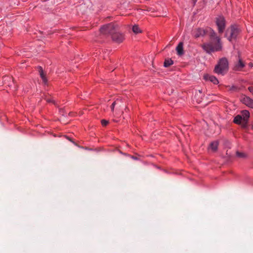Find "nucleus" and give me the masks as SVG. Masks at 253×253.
Listing matches in <instances>:
<instances>
[{
  "label": "nucleus",
  "instance_id": "1",
  "mask_svg": "<svg viewBox=\"0 0 253 253\" xmlns=\"http://www.w3.org/2000/svg\"><path fill=\"white\" fill-rule=\"evenodd\" d=\"M119 26L116 23H110L105 25L100 29L102 36H110L112 40L118 43L122 42L125 40V35L119 32Z\"/></svg>",
  "mask_w": 253,
  "mask_h": 253
},
{
  "label": "nucleus",
  "instance_id": "2",
  "mask_svg": "<svg viewBox=\"0 0 253 253\" xmlns=\"http://www.w3.org/2000/svg\"><path fill=\"white\" fill-rule=\"evenodd\" d=\"M202 47L203 49L209 54L220 51L222 48L220 39L219 37H216L215 41L213 40L209 42L204 43L202 45Z\"/></svg>",
  "mask_w": 253,
  "mask_h": 253
},
{
  "label": "nucleus",
  "instance_id": "3",
  "mask_svg": "<svg viewBox=\"0 0 253 253\" xmlns=\"http://www.w3.org/2000/svg\"><path fill=\"white\" fill-rule=\"evenodd\" d=\"M228 70V61L227 59L223 57L220 59L215 66L214 71L217 74L224 75Z\"/></svg>",
  "mask_w": 253,
  "mask_h": 253
},
{
  "label": "nucleus",
  "instance_id": "4",
  "mask_svg": "<svg viewBox=\"0 0 253 253\" xmlns=\"http://www.w3.org/2000/svg\"><path fill=\"white\" fill-rule=\"evenodd\" d=\"M225 20L224 17H218L216 20V25L219 33L223 32L225 28Z\"/></svg>",
  "mask_w": 253,
  "mask_h": 253
},
{
  "label": "nucleus",
  "instance_id": "5",
  "mask_svg": "<svg viewBox=\"0 0 253 253\" xmlns=\"http://www.w3.org/2000/svg\"><path fill=\"white\" fill-rule=\"evenodd\" d=\"M208 32V29H204L201 28H198L193 30L192 35L195 38H198L200 37L204 36Z\"/></svg>",
  "mask_w": 253,
  "mask_h": 253
},
{
  "label": "nucleus",
  "instance_id": "6",
  "mask_svg": "<svg viewBox=\"0 0 253 253\" xmlns=\"http://www.w3.org/2000/svg\"><path fill=\"white\" fill-rule=\"evenodd\" d=\"M241 101L248 107L253 108V99L247 96H243L241 98Z\"/></svg>",
  "mask_w": 253,
  "mask_h": 253
},
{
  "label": "nucleus",
  "instance_id": "7",
  "mask_svg": "<svg viewBox=\"0 0 253 253\" xmlns=\"http://www.w3.org/2000/svg\"><path fill=\"white\" fill-rule=\"evenodd\" d=\"M238 34V29L234 26L231 27V30L230 32V36L228 37V39L229 41H231L232 39H235Z\"/></svg>",
  "mask_w": 253,
  "mask_h": 253
},
{
  "label": "nucleus",
  "instance_id": "8",
  "mask_svg": "<svg viewBox=\"0 0 253 253\" xmlns=\"http://www.w3.org/2000/svg\"><path fill=\"white\" fill-rule=\"evenodd\" d=\"M204 79L205 81H210L214 84H217L219 83L217 79L215 77L209 74L205 75L204 76Z\"/></svg>",
  "mask_w": 253,
  "mask_h": 253
},
{
  "label": "nucleus",
  "instance_id": "9",
  "mask_svg": "<svg viewBox=\"0 0 253 253\" xmlns=\"http://www.w3.org/2000/svg\"><path fill=\"white\" fill-rule=\"evenodd\" d=\"M245 65L244 63L242 61V59L240 58V56H239V60L238 62L235 65L234 67V69L236 71H240L245 67Z\"/></svg>",
  "mask_w": 253,
  "mask_h": 253
},
{
  "label": "nucleus",
  "instance_id": "10",
  "mask_svg": "<svg viewBox=\"0 0 253 253\" xmlns=\"http://www.w3.org/2000/svg\"><path fill=\"white\" fill-rule=\"evenodd\" d=\"M218 146V142L217 141H213L211 143L209 148L212 151L215 152L217 150Z\"/></svg>",
  "mask_w": 253,
  "mask_h": 253
},
{
  "label": "nucleus",
  "instance_id": "11",
  "mask_svg": "<svg viewBox=\"0 0 253 253\" xmlns=\"http://www.w3.org/2000/svg\"><path fill=\"white\" fill-rule=\"evenodd\" d=\"M132 31L135 35L141 33L142 30L139 27L138 25L135 24L132 27Z\"/></svg>",
  "mask_w": 253,
  "mask_h": 253
},
{
  "label": "nucleus",
  "instance_id": "12",
  "mask_svg": "<svg viewBox=\"0 0 253 253\" xmlns=\"http://www.w3.org/2000/svg\"><path fill=\"white\" fill-rule=\"evenodd\" d=\"M207 29H208V32H210V37L211 39V41H212L213 40L215 41V38L218 37L217 36H216L215 32L211 28H207Z\"/></svg>",
  "mask_w": 253,
  "mask_h": 253
},
{
  "label": "nucleus",
  "instance_id": "13",
  "mask_svg": "<svg viewBox=\"0 0 253 253\" xmlns=\"http://www.w3.org/2000/svg\"><path fill=\"white\" fill-rule=\"evenodd\" d=\"M176 50L178 55H182L183 53V43L179 42L177 45Z\"/></svg>",
  "mask_w": 253,
  "mask_h": 253
},
{
  "label": "nucleus",
  "instance_id": "14",
  "mask_svg": "<svg viewBox=\"0 0 253 253\" xmlns=\"http://www.w3.org/2000/svg\"><path fill=\"white\" fill-rule=\"evenodd\" d=\"M242 114L244 121L247 122L250 117V112L247 110H243L242 112Z\"/></svg>",
  "mask_w": 253,
  "mask_h": 253
},
{
  "label": "nucleus",
  "instance_id": "15",
  "mask_svg": "<svg viewBox=\"0 0 253 253\" xmlns=\"http://www.w3.org/2000/svg\"><path fill=\"white\" fill-rule=\"evenodd\" d=\"M40 72V77L42 78L43 83L45 84L47 83V80L45 77V76L44 75L43 73V71L41 67H40V70L39 71Z\"/></svg>",
  "mask_w": 253,
  "mask_h": 253
},
{
  "label": "nucleus",
  "instance_id": "16",
  "mask_svg": "<svg viewBox=\"0 0 253 253\" xmlns=\"http://www.w3.org/2000/svg\"><path fill=\"white\" fill-rule=\"evenodd\" d=\"M243 120V117L241 115H237L236 116L233 120V122L235 124L239 125L241 123L242 120Z\"/></svg>",
  "mask_w": 253,
  "mask_h": 253
},
{
  "label": "nucleus",
  "instance_id": "17",
  "mask_svg": "<svg viewBox=\"0 0 253 253\" xmlns=\"http://www.w3.org/2000/svg\"><path fill=\"white\" fill-rule=\"evenodd\" d=\"M173 64V61L171 59H167L165 60L164 66L168 67Z\"/></svg>",
  "mask_w": 253,
  "mask_h": 253
},
{
  "label": "nucleus",
  "instance_id": "18",
  "mask_svg": "<svg viewBox=\"0 0 253 253\" xmlns=\"http://www.w3.org/2000/svg\"><path fill=\"white\" fill-rule=\"evenodd\" d=\"M120 101L118 99L113 102L111 106V109L112 111H114L115 106L117 104H118Z\"/></svg>",
  "mask_w": 253,
  "mask_h": 253
},
{
  "label": "nucleus",
  "instance_id": "19",
  "mask_svg": "<svg viewBox=\"0 0 253 253\" xmlns=\"http://www.w3.org/2000/svg\"><path fill=\"white\" fill-rule=\"evenodd\" d=\"M46 100V101L47 102V103H53L54 104H55V100L53 99V98H47L45 99Z\"/></svg>",
  "mask_w": 253,
  "mask_h": 253
},
{
  "label": "nucleus",
  "instance_id": "20",
  "mask_svg": "<svg viewBox=\"0 0 253 253\" xmlns=\"http://www.w3.org/2000/svg\"><path fill=\"white\" fill-rule=\"evenodd\" d=\"M108 121H107V120H102L101 121V125L103 126H106L108 125Z\"/></svg>",
  "mask_w": 253,
  "mask_h": 253
},
{
  "label": "nucleus",
  "instance_id": "21",
  "mask_svg": "<svg viewBox=\"0 0 253 253\" xmlns=\"http://www.w3.org/2000/svg\"><path fill=\"white\" fill-rule=\"evenodd\" d=\"M236 154H237V156L239 157H244L245 156V155L244 153H241L239 152H237Z\"/></svg>",
  "mask_w": 253,
  "mask_h": 253
},
{
  "label": "nucleus",
  "instance_id": "22",
  "mask_svg": "<svg viewBox=\"0 0 253 253\" xmlns=\"http://www.w3.org/2000/svg\"><path fill=\"white\" fill-rule=\"evenodd\" d=\"M197 1V0H190V2H191L192 6H194Z\"/></svg>",
  "mask_w": 253,
  "mask_h": 253
},
{
  "label": "nucleus",
  "instance_id": "23",
  "mask_svg": "<svg viewBox=\"0 0 253 253\" xmlns=\"http://www.w3.org/2000/svg\"><path fill=\"white\" fill-rule=\"evenodd\" d=\"M248 89L250 92L253 95V86H250L248 87Z\"/></svg>",
  "mask_w": 253,
  "mask_h": 253
},
{
  "label": "nucleus",
  "instance_id": "24",
  "mask_svg": "<svg viewBox=\"0 0 253 253\" xmlns=\"http://www.w3.org/2000/svg\"><path fill=\"white\" fill-rule=\"evenodd\" d=\"M130 157L133 160H138V158L137 157H135V156H131Z\"/></svg>",
  "mask_w": 253,
  "mask_h": 253
},
{
  "label": "nucleus",
  "instance_id": "25",
  "mask_svg": "<svg viewBox=\"0 0 253 253\" xmlns=\"http://www.w3.org/2000/svg\"><path fill=\"white\" fill-rule=\"evenodd\" d=\"M253 63H250L249 64V66H250V67H253Z\"/></svg>",
  "mask_w": 253,
  "mask_h": 253
},
{
  "label": "nucleus",
  "instance_id": "26",
  "mask_svg": "<svg viewBox=\"0 0 253 253\" xmlns=\"http://www.w3.org/2000/svg\"><path fill=\"white\" fill-rule=\"evenodd\" d=\"M197 102L198 103H200L201 102V99H199L197 101Z\"/></svg>",
  "mask_w": 253,
  "mask_h": 253
},
{
  "label": "nucleus",
  "instance_id": "27",
  "mask_svg": "<svg viewBox=\"0 0 253 253\" xmlns=\"http://www.w3.org/2000/svg\"><path fill=\"white\" fill-rule=\"evenodd\" d=\"M199 93L200 94H202V92L200 90H199Z\"/></svg>",
  "mask_w": 253,
  "mask_h": 253
}]
</instances>
